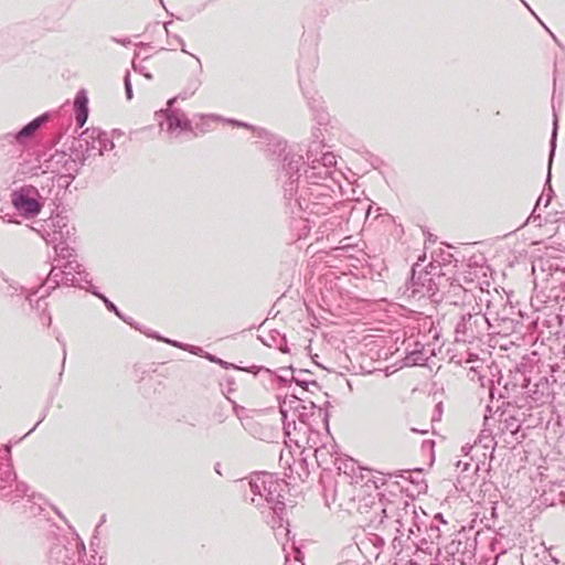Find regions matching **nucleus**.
<instances>
[{"label":"nucleus","mask_w":565,"mask_h":565,"mask_svg":"<svg viewBox=\"0 0 565 565\" xmlns=\"http://www.w3.org/2000/svg\"><path fill=\"white\" fill-rule=\"evenodd\" d=\"M111 134H113V136H114V135H118V136H120V135H121V132H120V131H118V130H113V132H111Z\"/></svg>","instance_id":"nucleus-25"},{"label":"nucleus","mask_w":565,"mask_h":565,"mask_svg":"<svg viewBox=\"0 0 565 565\" xmlns=\"http://www.w3.org/2000/svg\"><path fill=\"white\" fill-rule=\"evenodd\" d=\"M533 15L539 20V23L548 31L547 25H545V23L542 20H540L535 13Z\"/></svg>","instance_id":"nucleus-22"},{"label":"nucleus","mask_w":565,"mask_h":565,"mask_svg":"<svg viewBox=\"0 0 565 565\" xmlns=\"http://www.w3.org/2000/svg\"><path fill=\"white\" fill-rule=\"evenodd\" d=\"M521 1H522V3H523V4H524L529 10H530V12H531L532 14H534V11L530 8V6H529L524 0H521Z\"/></svg>","instance_id":"nucleus-24"},{"label":"nucleus","mask_w":565,"mask_h":565,"mask_svg":"<svg viewBox=\"0 0 565 565\" xmlns=\"http://www.w3.org/2000/svg\"><path fill=\"white\" fill-rule=\"evenodd\" d=\"M113 136L99 128H87L79 135L78 149L72 152L73 161L83 166L88 159L114 150Z\"/></svg>","instance_id":"nucleus-2"},{"label":"nucleus","mask_w":565,"mask_h":565,"mask_svg":"<svg viewBox=\"0 0 565 565\" xmlns=\"http://www.w3.org/2000/svg\"><path fill=\"white\" fill-rule=\"evenodd\" d=\"M198 88L195 84L191 89L180 93L178 96L168 102V108L161 110L164 114V121L160 124L162 130H166L171 138H178L183 131H193L192 122L186 115L180 109H172V105L177 99L185 100L192 96Z\"/></svg>","instance_id":"nucleus-3"},{"label":"nucleus","mask_w":565,"mask_h":565,"mask_svg":"<svg viewBox=\"0 0 565 565\" xmlns=\"http://www.w3.org/2000/svg\"><path fill=\"white\" fill-rule=\"evenodd\" d=\"M113 41H115L116 43H119L124 46H127L131 43L130 39L126 38V39H117V38H113Z\"/></svg>","instance_id":"nucleus-15"},{"label":"nucleus","mask_w":565,"mask_h":565,"mask_svg":"<svg viewBox=\"0 0 565 565\" xmlns=\"http://www.w3.org/2000/svg\"><path fill=\"white\" fill-rule=\"evenodd\" d=\"M173 39L181 45V51L183 53L189 54V52L185 50V44H184L183 39L181 36H179V35H173Z\"/></svg>","instance_id":"nucleus-14"},{"label":"nucleus","mask_w":565,"mask_h":565,"mask_svg":"<svg viewBox=\"0 0 565 565\" xmlns=\"http://www.w3.org/2000/svg\"><path fill=\"white\" fill-rule=\"evenodd\" d=\"M75 120L78 127H83L88 118V98L84 89L79 90L74 100Z\"/></svg>","instance_id":"nucleus-9"},{"label":"nucleus","mask_w":565,"mask_h":565,"mask_svg":"<svg viewBox=\"0 0 565 565\" xmlns=\"http://www.w3.org/2000/svg\"><path fill=\"white\" fill-rule=\"evenodd\" d=\"M533 15L539 20V23L548 31L547 25H545V23L542 20H540L535 13Z\"/></svg>","instance_id":"nucleus-19"},{"label":"nucleus","mask_w":565,"mask_h":565,"mask_svg":"<svg viewBox=\"0 0 565 565\" xmlns=\"http://www.w3.org/2000/svg\"><path fill=\"white\" fill-rule=\"evenodd\" d=\"M171 24H172V21H168V22L163 23V28H164V30H166L168 35H169V25H171Z\"/></svg>","instance_id":"nucleus-16"},{"label":"nucleus","mask_w":565,"mask_h":565,"mask_svg":"<svg viewBox=\"0 0 565 565\" xmlns=\"http://www.w3.org/2000/svg\"><path fill=\"white\" fill-rule=\"evenodd\" d=\"M533 15L539 20V23L548 31L547 25H545V23L542 20H540L535 13Z\"/></svg>","instance_id":"nucleus-20"},{"label":"nucleus","mask_w":565,"mask_h":565,"mask_svg":"<svg viewBox=\"0 0 565 565\" xmlns=\"http://www.w3.org/2000/svg\"><path fill=\"white\" fill-rule=\"evenodd\" d=\"M132 67H134V70H135L136 72H139V73L143 74L147 78H149V79H150V78H152L151 74H150V73H146V72H143V71H145V67H142V66H140V65L136 64V62H135V61L132 62Z\"/></svg>","instance_id":"nucleus-13"},{"label":"nucleus","mask_w":565,"mask_h":565,"mask_svg":"<svg viewBox=\"0 0 565 565\" xmlns=\"http://www.w3.org/2000/svg\"><path fill=\"white\" fill-rule=\"evenodd\" d=\"M541 201H542V196H540V198L537 199L536 204H535V206H534V207H533V210H532V213H535V212H536V209H537V207H539V205L541 204Z\"/></svg>","instance_id":"nucleus-17"},{"label":"nucleus","mask_w":565,"mask_h":565,"mask_svg":"<svg viewBox=\"0 0 565 565\" xmlns=\"http://www.w3.org/2000/svg\"><path fill=\"white\" fill-rule=\"evenodd\" d=\"M335 164L337 159L332 152L322 153L318 162L307 163L302 177L307 183L320 185L328 179L334 180Z\"/></svg>","instance_id":"nucleus-4"},{"label":"nucleus","mask_w":565,"mask_h":565,"mask_svg":"<svg viewBox=\"0 0 565 565\" xmlns=\"http://www.w3.org/2000/svg\"><path fill=\"white\" fill-rule=\"evenodd\" d=\"M556 136H557V118L555 117L554 127H553V131H552V136H551V142H550L551 143L550 160H548L550 166L552 164V160H553V157L555 153Z\"/></svg>","instance_id":"nucleus-11"},{"label":"nucleus","mask_w":565,"mask_h":565,"mask_svg":"<svg viewBox=\"0 0 565 565\" xmlns=\"http://www.w3.org/2000/svg\"><path fill=\"white\" fill-rule=\"evenodd\" d=\"M521 1H522V3H523V4H524L529 10H530V12H531L532 14H534V11L530 8V6H529L524 0H521Z\"/></svg>","instance_id":"nucleus-23"},{"label":"nucleus","mask_w":565,"mask_h":565,"mask_svg":"<svg viewBox=\"0 0 565 565\" xmlns=\"http://www.w3.org/2000/svg\"><path fill=\"white\" fill-rule=\"evenodd\" d=\"M334 206L338 211L342 212H372L373 202L369 198L363 196L347 199L338 202Z\"/></svg>","instance_id":"nucleus-7"},{"label":"nucleus","mask_w":565,"mask_h":565,"mask_svg":"<svg viewBox=\"0 0 565 565\" xmlns=\"http://www.w3.org/2000/svg\"><path fill=\"white\" fill-rule=\"evenodd\" d=\"M11 203L18 212H41L43 203L39 190L24 185L11 193Z\"/></svg>","instance_id":"nucleus-5"},{"label":"nucleus","mask_w":565,"mask_h":565,"mask_svg":"<svg viewBox=\"0 0 565 565\" xmlns=\"http://www.w3.org/2000/svg\"><path fill=\"white\" fill-rule=\"evenodd\" d=\"M198 117L200 118V122H196V129H199L200 132L209 131L211 129V122L226 121L233 126L244 127V128L253 130V132L256 137H263V135L266 134L265 129H263V128H256V127L248 125L247 122L238 121L235 119H224L222 116L214 115V114L199 115Z\"/></svg>","instance_id":"nucleus-6"},{"label":"nucleus","mask_w":565,"mask_h":565,"mask_svg":"<svg viewBox=\"0 0 565 565\" xmlns=\"http://www.w3.org/2000/svg\"><path fill=\"white\" fill-rule=\"evenodd\" d=\"M533 15L539 20V23L548 31L547 25H545V23L542 20H540L535 13Z\"/></svg>","instance_id":"nucleus-18"},{"label":"nucleus","mask_w":565,"mask_h":565,"mask_svg":"<svg viewBox=\"0 0 565 565\" xmlns=\"http://www.w3.org/2000/svg\"><path fill=\"white\" fill-rule=\"evenodd\" d=\"M191 55L196 60V62H199L201 64V61H200V58L198 56H195L193 54H191Z\"/></svg>","instance_id":"nucleus-26"},{"label":"nucleus","mask_w":565,"mask_h":565,"mask_svg":"<svg viewBox=\"0 0 565 565\" xmlns=\"http://www.w3.org/2000/svg\"><path fill=\"white\" fill-rule=\"evenodd\" d=\"M313 136L316 137V139L310 142L306 152L307 163L318 162L319 160H321L322 153L328 152L323 151L324 145L322 143V141L318 140L319 136L317 134H313Z\"/></svg>","instance_id":"nucleus-10"},{"label":"nucleus","mask_w":565,"mask_h":565,"mask_svg":"<svg viewBox=\"0 0 565 565\" xmlns=\"http://www.w3.org/2000/svg\"><path fill=\"white\" fill-rule=\"evenodd\" d=\"M49 119L50 114L44 113L41 116L31 120L29 124H26L12 137L15 139L17 142L23 143L26 139L31 138L44 124H46Z\"/></svg>","instance_id":"nucleus-8"},{"label":"nucleus","mask_w":565,"mask_h":565,"mask_svg":"<svg viewBox=\"0 0 565 565\" xmlns=\"http://www.w3.org/2000/svg\"><path fill=\"white\" fill-rule=\"evenodd\" d=\"M124 83H125L126 97H127V99H131L132 98V86H131V83H130L129 72L126 73L125 78H124Z\"/></svg>","instance_id":"nucleus-12"},{"label":"nucleus","mask_w":565,"mask_h":565,"mask_svg":"<svg viewBox=\"0 0 565 565\" xmlns=\"http://www.w3.org/2000/svg\"><path fill=\"white\" fill-rule=\"evenodd\" d=\"M533 15L539 20V23L548 31L547 25H545V23L542 20H540L535 13Z\"/></svg>","instance_id":"nucleus-21"},{"label":"nucleus","mask_w":565,"mask_h":565,"mask_svg":"<svg viewBox=\"0 0 565 565\" xmlns=\"http://www.w3.org/2000/svg\"><path fill=\"white\" fill-rule=\"evenodd\" d=\"M265 135L262 138H266L268 140L267 151L271 156H276L281 159L282 164L281 169L285 175L288 178L285 183V195L292 196L297 189L301 174H299L300 166L303 163V156L294 153L287 149L286 141L280 138L269 135L265 130Z\"/></svg>","instance_id":"nucleus-1"}]
</instances>
